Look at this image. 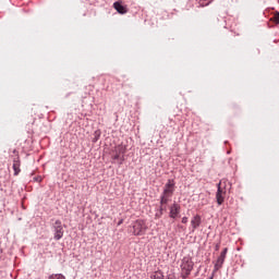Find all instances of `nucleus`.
<instances>
[{
  "label": "nucleus",
  "instance_id": "obj_12",
  "mask_svg": "<svg viewBox=\"0 0 279 279\" xmlns=\"http://www.w3.org/2000/svg\"><path fill=\"white\" fill-rule=\"evenodd\" d=\"M150 279H165V275L162 271H155L151 276Z\"/></svg>",
  "mask_w": 279,
  "mask_h": 279
},
{
  "label": "nucleus",
  "instance_id": "obj_16",
  "mask_svg": "<svg viewBox=\"0 0 279 279\" xmlns=\"http://www.w3.org/2000/svg\"><path fill=\"white\" fill-rule=\"evenodd\" d=\"M49 279H66L62 274L51 275Z\"/></svg>",
  "mask_w": 279,
  "mask_h": 279
},
{
  "label": "nucleus",
  "instance_id": "obj_10",
  "mask_svg": "<svg viewBox=\"0 0 279 279\" xmlns=\"http://www.w3.org/2000/svg\"><path fill=\"white\" fill-rule=\"evenodd\" d=\"M113 8H114V10H117V12H119V14L128 13V9H125V7H123V4H121L120 2H114Z\"/></svg>",
  "mask_w": 279,
  "mask_h": 279
},
{
  "label": "nucleus",
  "instance_id": "obj_18",
  "mask_svg": "<svg viewBox=\"0 0 279 279\" xmlns=\"http://www.w3.org/2000/svg\"><path fill=\"white\" fill-rule=\"evenodd\" d=\"M182 223H189V217H183L181 220Z\"/></svg>",
  "mask_w": 279,
  "mask_h": 279
},
{
  "label": "nucleus",
  "instance_id": "obj_2",
  "mask_svg": "<svg viewBox=\"0 0 279 279\" xmlns=\"http://www.w3.org/2000/svg\"><path fill=\"white\" fill-rule=\"evenodd\" d=\"M193 259L191 257L186 256L183 257L182 263H181V269L184 271L185 276H190L191 271H193Z\"/></svg>",
  "mask_w": 279,
  "mask_h": 279
},
{
  "label": "nucleus",
  "instance_id": "obj_9",
  "mask_svg": "<svg viewBox=\"0 0 279 279\" xmlns=\"http://www.w3.org/2000/svg\"><path fill=\"white\" fill-rule=\"evenodd\" d=\"M13 170L14 175H19V173H21V159H19V157L13 160Z\"/></svg>",
  "mask_w": 279,
  "mask_h": 279
},
{
  "label": "nucleus",
  "instance_id": "obj_5",
  "mask_svg": "<svg viewBox=\"0 0 279 279\" xmlns=\"http://www.w3.org/2000/svg\"><path fill=\"white\" fill-rule=\"evenodd\" d=\"M169 217L170 219H178L180 217V213L182 210V207L178 203H173L169 208Z\"/></svg>",
  "mask_w": 279,
  "mask_h": 279
},
{
  "label": "nucleus",
  "instance_id": "obj_3",
  "mask_svg": "<svg viewBox=\"0 0 279 279\" xmlns=\"http://www.w3.org/2000/svg\"><path fill=\"white\" fill-rule=\"evenodd\" d=\"M54 241H60L64 236V229L62 228V221L56 220L54 226Z\"/></svg>",
  "mask_w": 279,
  "mask_h": 279
},
{
  "label": "nucleus",
  "instance_id": "obj_14",
  "mask_svg": "<svg viewBox=\"0 0 279 279\" xmlns=\"http://www.w3.org/2000/svg\"><path fill=\"white\" fill-rule=\"evenodd\" d=\"M100 136H101V132L100 131H95L92 142L97 143V141H99Z\"/></svg>",
  "mask_w": 279,
  "mask_h": 279
},
{
  "label": "nucleus",
  "instance_id": "obj_11",
  "mask_svg": "<svg viewBox=\"0 0 279 279\" xmlns=\"http://www.w3.org/2000/svg\"><path fill=\"white\" fill-rule=\"evenodd\" d=\"M171 196L167 195V194H161L160 196V206H165L167 204H169V198Z\"/></svg>",
  "mask_w": 279,
  "mask_h": 279
},
{
  "label": "nucleus",
  "instance_id": "obj_22",
  "mask_svg": "<svg viewBox=\"0 0 279 279\" xmlns=\"http://www.w3.org/2000/svg\"><path fill=\"white\" fill-rule=\"evenodd\" d=\"M121 223H123V220H120V221L118 222V226H121Z\"/></svg>",
  "mask_w": 279,
  "mask_h": 279
},
{
  "label": "nucleus",
  "instance_id": "obj_7",
  "mask_svg": "<svg viewBox=\"0 0 279 279\" xmlns=\"http://www.w3.org/2000/svg\"><path fill=\"white\" fill-rule=\"evenodd\" d=\"M192 232H195L199 226H202V216L195 215L191 220Z\"/></svg>",
  "mask_w": 279,
  "mask_h": 279
},
{
  "label": "nucleus",
  "instance_id": "obj_20",
  "mask_svg": "<svg viewBox=\"0 0 279 279\" xmlns=\"http://www.w3.org/2000/svg\"><path fill=\"white\" fill-rule=\"evenodd\" d=\"M275 23H277V24L279 23V15L275 16Z\"/></svg>",
  "mask_w": 279,
  "mask_h": 279
},
{
  "label": "nucleus",
  "instance_id": "obj_6",
  "mask_svg": "<svg viewBox=\"0 0 279 279\" xmlns=\"http://www.w3.org/2000/svg\"><path fill=\"white\" fill-rule=\"evenodd\" d=\"M175 183L173 182V180H168V182L165 185L162 195H168L170 197H172L173 195V191H175Z\"/></svg>",
  "mask_w": 279,
  "mask_h": 279
},
{
  "label": "nucleus",
  "instance_id": "obj_15",
  "mask_svg": "<svg viewBox=\"0 0 279 279\" xmlns=\"http://www.w3.org/2000/svg\"><path fill=\"white\" fill-rule=\"evenodd\" d=\"M113 160H120V165H123V155H119V153H117L114 156H113Z\"/></svg>",
  "mask_w": 279,
  "mask_h": 279
},
{
  "label": "nucleus",
  "instance_id": "obj_1",
  "mask_svg": "<svg viewBox=\"0 0 279 279\" xmlns=\"http://www.w3.org/2000/svg\"><path fill=\"white\" fill-rule=\"evenodd\" d=\"M147 222H145V220H136L133 223V234L134 236H143V234H145V232H147Z\"/></svg>",
  "mask_w": 279,
  "mask_h": 279
},
{
  "label": "nucleus",
  "instance_id": "obj_19",
  "mask_svg": "<svg viewBox=\"0 0 279 279\" xmlns=\"http://www.w3.org/2000/svg\"><path fill=\"white\" fill-rule=\"evenodd\" d=\"M211 2L213 0H205V3H203V5H210Z\"/></svg>",
  "mask_w": 279,
  "mask_h": 279
},
{
  "label": "nucleus",
  "instance_id": "obj_21",
  "mask_svg": "<svg viewBox=\"0 0 279 279\" xmlns=\"http://www.w3.org/2000/svg\"><path fill=\"white\" fill-rule=\"evenodd\" d=\"M156 217H157V219H160V213L159 214H156Z\"/></svg>",
  "mask_w": 279,
  "mask_h": 279
},
{
  "label": "nucleus",
  "instance_id": "obj_4",
  "mask_svg": "<svg viewBox=\"0 0 279 279\" xmlns=\"http://www.w3.org/2000/svg\"><path fill=\"white\" fill-rule=\"evenodd\" d=\"M228 254V247L223 248V251L220 253V256L217 258L214 267V271H219L221 267H223V263H226V256Z\"/></svg>",
  "mask_w": 279,
  "mask_h": 279
},
{
  "label": "nucleus",
  "instance_id": "obj_13",
  "mask_svg": "<svg viewBox=\"0 0 279 279\" xmlns=\"http://www.w3.org/2000/svg\"><path fill=\"white\" fill-rule=\"evenodd\" d=\"M116 154L123 156V154H125V146L120 145V146L116 147Z\"/></svg>",
  "mask_w": 279,
  "mask_h": 279
},
{
  "label": "nucleus",
  "instance_id": "obj_8",
  "mask_svg": "<svg viewBox=\"0 0 279 279\" xmlns=\"http://www.w3.org/2000/svg\"><path fill=\"white\" fill-rule=\"evenodd\" d=\"M217 186H218V191L216 194L217 204L218 206H221V204H223V190H221V182H219Z\"/></svg>",
  "mask_w": 279,
  "mask_h": 279
},
{
  "label": "nucleus",
  "instance_id": "obj_17",
  "mask_svg": "<svg viewBox=\"0 0 279 279\" xmlns=\"http://www.w3.org/2000/svg\"><path fill=\"white\" fill-rule=\"evenodd\" d=\"M163 206H165V205H161L160 208H159V217H162V213H163V210H165Z\"/></svg>",
  "mask_w": 279,
  "mask_h": 279
}]
</instances>
